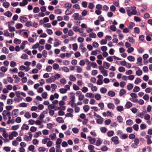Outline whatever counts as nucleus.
I'll return each instance as SVG.
<instances>
[{"label": "nucleus", "mask_w": 152, "mask_h": 152, "mask_svg": "<svg viewBox=\"0 0 152 152\" xmlns=\"http://www.w3.org/2000/svg\"><path fill=\"white\" fill-rule=\"evenodd\" d=\"M15 27L17 29H20L23 27V25L21 23H18L16 24Z\"/></svg>", "instance_id": "30"}, {"label": "nucleus", "mask_w": 152, "mask_h": 152, "mask_svg": "<svg viewBox=\"0 0 152 152\" xmlns=\"http://www.w3.org/2000/svg\"><path fill=\"white\" fill-rule=\"evenodd\" d=\"M0 69L1 72L4 73L5 72L7 71V68L5 66H2L1 67Z\"/></svg>", "instance_id": "52"}, {"label": "nucleus", "mask_w": 152, "mask_h": 152, "mask_svg": "<svg viewBox=\"0 0 152 152\" xmlns=\"http://www.w3.org/2000/svg\"><path fill=\"white\" fill-rule=\"evenodd\" d=\"M89 36L90 37L93 38H95L96 37V34L93 32L90 33L89 34Z\"/></svg>", "instance_id": "46"}, {"label": "nucleus", "mask_w": 152, "mask_h": 152, "mask_svg": "<svg viewBox=\"0 0 152 152\" xmlns=\"http://www.w3.org/2000/svg\"><path fill=\"white\" fill-rule=\"evenodd\" d=\"M142 80L140 78L137 77L136 78L134 82V83L137 85L139 83L141 82Z\"/></svg>", "instance_id": "39"}, {"label": "nucleus", "mask_w": 152, "mask_h": 152, "mask_svg": "<svg viewBox=\"0 0 152 152\" xmlns=\"http://www.w3.org/2000/svg\"><path fill=\"white\" fill-rule=\"evenodd\" d=\"M51 87L52 88V91H54L57 88V86L55 84H51Z\"/></svg>", "instance_id": "59"}, {"label": "nucleus", "mask_w": 152, "mask_h": 152, "mask_svg": "<svg viewBox=\"0 0 152 152\" xmlns=\"http://www.w3.org/2000/svg\"><path fill=\"white\" fill-rule=\"evenodd\" d=\"M20 21L21 23H23L26 22L28 20V18L23 16H20L19 17Z\"/></svg>", "instance_id": "16"}, {"label": "nucleus", "mask_w": 152, "mask_h": 152, "mask_svg": "<svg viewBox=\"0 0 152 152\" xmlns=\"http://www.w3.org/2000/svg\"><path fill=\"white\" fill-rule=\"evenodd\" d=\"M135 26L134 23L132 22H130L129 23V25L128 26V28L129 29H132L133 27Z\"/></svg>", "instance_id": "45"}, {"label": "nucleus", "mask_w": 152, "mask_h": 152, "mask_svg": "<svg viewBox=\"0 0 152 152\" xmlns=\"http://www.w3.org/2000/svg\"><path fill=\"white\" fill-rule=\"evenodd\" d=\"M126 93V91L124 89H121L119 92V94L120 96H122Z\"/></svg>", "instance_id": "27"}, {"label": "nucleus", "mask_w": 152, "mask_h": 152, "mask_svg": "<svg viewBox=\"0 0 152 152\" xmlns=\"http://www.w3.org/2000/svg\"><path fill=\"white\" fill-rule=\"evenodd\" d=\"M136 9V7L134 6L131 7H127L126 8V10L128 15L129 16H130L132 15H134L136 14L140 15V13H137V12Z\"/></svg>", "instance_id": "1"}, {"label": "nucleus", "mask_w": 152, "mask_h": 152, "mask_svg": "<svg viewBox=\"0 0 152 152\" xmlns=\"http://www.w3.org/2000/svg\"><path fill=\"white\" fill-rule=\"evenodd\" d=\"M95 99L97 100H100L101 98V96L99 94H97L94 95Z\"/></svg>", "instance_id": "63"}, {"label": "nucleus", "mask_w": 152, "mask_h": 152, "mask_svg": "<svg viewBox=\"0 0 152 152\" xmlns=\"http://www.w3.org/2000/svg\"><path fill=\"white\" fill-rule=\"evenodd\" d=\"M126 124L130 126L133 124V121L132 120L129 119L126 121Z\"/></svg>", "instance_id": "42"}, {"label": "nucleus", "mask_w": 152, "mask_h": 152, "mask_svg": "<svg viewBox=\"0 0 152 152\" xmlns=\"http://www.w3.org/2000/svg\"><path fill=\"white\" fill-rule=\"evenodd\" d=\"M39 8L38 7H35L33 10V12L34 13H37L39 12Z\"/></svg>", "instance_id": "53"}, {"label": "nucleus", "mask_w": 152, "mask_h": 152, "mask_svg": "<svg viewBox=\"0 0 152 152\" xmlns=\"http://www.w3.org/2000/svg\"><path fill=\"white\" fill-rule=\"evenodd\" d=\"M65 104V102L63 100L60 101L58 102V105L60 106L58 107L59 110H64L65 109V107L64 106Z\"/></svg>", "instance_id": "5"}, {"label": "nucleus", "mask_w": 152, "mask_h": 152, "mask_svg": "<svg viewBox=\"0 0 152 152\" xmlns=\"http://www.w3.org/2000/svg\"><path fill=\"white\" fill-rule=\"evenodd\" d=\"M130 95L132 97V98H130V101L134 103H137L138 99H137V94L135 93H132L130 94Z\"/></svg>", "instance_id": "2"}, {"label": "nucleus", "mask_w": 152, "mask_h": 152, "mask_svg": "<svg viewBox=\"0 0 152 152\" xmlns=\"http://www.w3.org/2000/svg\"><path fill=\"white\" fill-rule=\"evenodd\" d=\"M2 52L5 54H8L9 53L8 50L6 47H4L2 49Z\"/></svg>", "instance_id": "48"}, {"label": "nucleus", "mask_w": 152, "mask_h": 152, "mask_svg": "<svg viewBox=\"0 0 152 152\" xmlns=\"http://www.w3.org/2000/svg\"><path fill=\"white\" fill-rule=\"evenodd\" d=\"M88 64H90L93 68H95L97 66V64L95 62H91L90 61H89Z\"/></svg>", "instance_id": "31"}, {"label": "nucleus", "mask_w": 152, "mask_h": 152, "mask_svg": "<svg viewBox=\"0 0 152 152\" xmlns=\"http://www.w3.org/2000/svg\"><path fill=\"white\" fill-rule=\"evenodd\" d=\"M129 42L132 44L134 43L135 42L134 39L132 37H129L128 38Z\"/></svg>", "instance_id": "58"}, {"label": "nucleus", "mask_w": 152, "mask_h": 152, "mask_svg": "<svg viewBox=\"0 0 152 152\" xmlns=\"http://www.w3.org/2000/svg\"><path fill=\"white\" fill-rule=\"evenodd\" d=\"M54 79L56 80V79H58L61 77V75L58 73L55 74L54 76H53Z\"/></svg>", "instance_id": "62"}, {"label": "nucleus", "mask_w": 152, "mask_h": 152, "mask_svg": "<svg viewBox=\"0 0 152 152\" xmlns=\"http://www.w3.org/2000/svg\"><path fill=\"white\" fill-rule=\"evenodd\" d=\"M49 137L53 140H55L56 139V135L55 133H52L50 135Z\"/></svg>", "instance_id": "18"}, {"label": "nucleus", "mask_w": 152, "mask_h": 152, "mask_svg": "<svg viewBox=\"0 0 152 152\" xmlns=\"http://www.w3.org/2000/svg\"><path fill=\"white\" fill-rule=\"evenodd\" d=\"M41 134H42L41 132L40 131H39L35 132L34 134V138H37Z\"/></svg>", "instance_id": "33"}, {"label": "nucleus", "mask_w": 152, "mask_h": 152, "mask_svg": "<svg viewBox=\"0 0 152 152\" xmlns=\"http://www.w3.org/2000/svg\"><path fill=\"white\" fill-rule=\"evenodd\" d=\"M85 96L86 97L92 98L94 97V95L91 93H87L86 94Z\"/></svg>", "instance_id": "19"}, {"label": "nucleus", "mask_w": 152, "mask_h": 152, "mask_svg": "<svg viewBox=\"0 0 152 152\" xmlns=\"http://www.w3.org/2000/svg\"><path fill=\"white\" fill-rule=\"evenodd\" d=\"M9 71L11 73H17L18 72V70L17 68H15L13 69H10Z\"/></svg>", "instance_id": "23"}, {"label": "nucleus", "mask_w": 152, "mask_h": 152, "mask_svg": "<svg viewBox=\"0 0 152 152\" xmlns=\"http://www.w3.org/2000/svg\"><path fill=\"white\" fill-rule=\"evenodd\" d=\"M146 113V111H143L142 113H140L137 114V116L142 118L144 116V114Z\"/></svg>", "instance_id": "50"}, {"label": "nucleus", "mask_w": 152, "mask_h": 152, "mask_svg": "<svg viewBox=\"0 0 152 152\" xmlns=\"http://www.w3.org/2000/svg\"><path fill=\"white\" fill-rule=\"evenodd\" d=\"M55 80L53 77V76L47 79L46 80V81L47 83H51L52 82H54Z\"/></svg>", "instance_id": "14"}, {"label": "nucleus", "mask_w": 152, "mask_h": 152, "mask_svg": "<svg viewBox=\"0 0 152 152\" xmlns=\"http://www.w3.org/2000/svg\"><path fill=\"white\" fill-rule=\"evenodd\" d=\"M18 135V133L16 131H13L9 135V138L10 140H12L14 137H16Z\"/></svg>", "instance_id": "8"}, {"label": "nucleus", "mask_w": 152, "mask_h": 152, "mask_svg": "<svg viewBox=\"0 0 152 152\" xmlns=\"http://www.w3.org/2000/svg\"><path fill=\"white\" fill-rule=\"evenodd\" d=\"M59 91L61 94H64L66 93L67 91L65 88H62L59 89Z\"/></svg>", "instance_id": "41"}, {"label": "nucleus", "mask_w": 152, "mask_h": 152, "mask_svg": "<svg viewBox=\"0 0 152 152\" xmlns=\"http://www.w3.org/2000/svg\"><path fill=\"white\" fill-rule=\"evenodd\" d=\"M127 59L130 61H133L135 60L134 57L132 56H129L127 57Z\"/></svg>", "instance_id": "47"}, {"label": "nucleus", "mask_w": 152, "mask_h": 152, "mask_svg": "<svg viewBox=\"0 0 152 152\" xmlns=\"http://www.w3.org/2000/svg\"><path fill=\"white\" fill-rule=\"evenodd\" d=\"M28 134H29V136L25 135H24L23 137V139L26 142L31 140L33 137V135L31 132H28Z\"/></svg>", "instance_id": "4"}, {"label": "nucleus", "mask_w": 152, "mask_h": 152, "mask_svg": "<svg viewBox=\"0 0 152 152\" xmlns=\"http://www.w3.org/2000/svg\"><path fill=\"white\" fill-rule=\"evenodd\" d=\"M87 139L89 141L90 143L91 144H94L96 141V139L94 138H92L90 136L87 137Z\"/></svg>", "instance_id": "15"}, {"label": "nucleus", "mask_w": 152, "mask_h": 152, "mask_svg": "<svg viewBox=\"0 0 152 152\" xmlns=\"http://www.w3.org/2000/svg\"><path fill=\"white\" fill-rule=\"evenodd\" d=\"M4 32L3 35L6 37H9L12 38L15 35V33L14 32L9 33L7 30H4Z\"/></svg>", "instance_id": "6"}, {"label": "nucleus", "mask_w": 152, "mask_h": 152, "mask_svg": "<svg viewBox=\"0 0 152 152\" xmlns=\"http://www.w3.org/2000/svg\"><path fill=\"white\" fill-rule=\"evenodd\" d=\"M99 69L102 75L104 77H107L108 75L107 71L104 69L103 66H101L99 67Z\"/></svg>", "instance_id": "3"}, {"label": "nucleus", "mask_w": 152, "mask_h": 152, "mask_svg": "<svg viewBox=\"0 0 152 152\" xmlns=\"http://www.w3.org/2000/svg\"><path fill=\"white\" fill-rule=\"evenodd\" d=\"M19 127V126L18 125H14L11 127V129L12 130H16Z\"/></svg>", "instance_id": "43"}, {"label": "nucleus", "mask_w": 152, "mask_h": 152, "mask_svg": "<svg viewBox=\"0 0 152 152\" xmlns=\"http://www.w3.org/2000/svg\"><path fill=\"white\" fill-rule=\"evenodd\" d=\"M132 106V104L130 102H127L125 105V107L127 108H130Z\"/></svg>", "instance_id": "28"}, {"label": "nucleus", "mask_w": 152, "mask_h": 152, "mask_svg": "<svg viewBox=\"0 0 152 152\" xmlns=\"http://www.w3.org/2000/svg\"><path fill=\"white\" fill-rule=\"evenodd\" d=\"M18 109H15L13 110L12 112V116L14 117H17L18 113Z\"/></svg>", "instance_id": "13"}, {"label": "nucleus", "mask_w": 152, "mask_h": 152, "mask_svg": "<svg viewBox=\"0 0 152 152\" xmlns=\"http://www.w3.org/2000/svg\"><path fill=\"white\" fill-rule=\"evenodd\" d=\"M14 42L15 43L17 44H20L21 42V40L17 38H15L14 40Z\"/></svg>", "instance_id": "54"}, {"label": "nucleus", "mask_w": 152, "mask_h": 152, "mask_svg": "<svg viewBox=\"0 0 152 152\" xmlns=\"http://www.w3.org/2000/svg\"><path fill=\"white\" fill-rule=\"evenodd\" d=\"M137 64L140 66H141L142 65V59L140 57H139L137 58Z\"/></svg>", "instance_id": "17"}, {"label": "nucleus", "mask_w": 152, "mask_h": 152, "mask_svg": "<svg viewBox=\"0 0 152 152\" xmlns=\"http://www.w3.org/2000/svg\"><path fill=\"white\" fill-rule=\"evenodd\" d=\"M107 107L109 109H113L114 108L115 106L113 104L110 103L107 104Z\"/></svg>", "instance_id": "36"}, {"label": "nucleus", "mask_w": 152, "mask_h": 152, "mask_svg": "<svg viewBox=\"0 0 152 152\" xmlns=\"http://www.w3.org/2000/svg\"><path fill=\"white\" fill-rule=\"evenodd\" d=\"M100 91L102 94H105L107 91V89L105 88L102 87L100 89Z\"/></svg>", "instance_id": "49"}, {"label": "nucleus", "mask_w": 152, "mask_h": 152, "mask_svg": "<svg viewBox=\"0 0 152 152\" xmlns=\"http://www.w3.org/2000/svg\"><path fill=\"white\" fill-rule=\"evenodd\" d=\"M72 17L74 18V20H81V16L77 13H74Z\"/></svg>", "instance_id": "10"}, {"label": "nucleus", "mask_w": 152, "mask_h": 152, "mask_svg": "<svg viewBox=\"0 0 152 152\" xmlns=\"http://www.w3.org/2000/svg\"><path fill=\"white\" fill-rule=\"evenodd\" d=\"M75 67L76 68V71L77 72L80 73L82 72L83 71L82 68L78 66H76Z\"/></svg>", "instance_id": "24"}, {"label": "nucleus", "mask_w": 152, "mask_h": 152, "mask_svg": "<svg viewBox=\"0 0 152 152\" xmlns=\"http://www.w3.org/2000/svg\"><path fill=\"white\" fill-rule=\"evenodd\" d=\"M110 66V64L106 62H104L103 63V67L104 68H105L106 69H108Z\"/></svg>", "instance_id": "22"}, {"label": "nucleus", "mask_w": 152, "mask_h": 152, "mask_svg": "<svg viewBox=\"0 0 152 152\" xmlns=\"http://www.w3.org/2000/svg\"><path fill=\"white\" fill-rule=\"evenodd\" d=\"M133 87V85L131 83L129 84L127 86V88L128 91H130Z\"/></svg>", "instance_id": "38"}, {"label": "nucleus", "mask_w": 152, "mask_h": 152, "mask_svg": "<svg viewBox=\"0 0 152 152\" xmlns=\"http://www.w3.org/2000/svg\"><path fill=\"white\" fill-rule=\"evenodd\" d=\"M8 26L10 31L12 32L15 31V29L14 27L11 26L10 24H8Z\"/></svg>", "instance_id": "26"}, {"label": "nucleus", "mask_w": 152, "mask_h": 152, "mask_svg": "<svg viewBox=\"0 0 152 152\" xmlns=\"http://www.w3.org/2000/svg\"><path fill=\"white\" fill-rule=\"evenodd\" d=\"M31 0H23L22 2L19 3V5L21 7H24L28 3V1H31Z\"/></svg>", "instance_id": "12"}, {"label": "nucleus", "mask_w": 152, "mask_h": 152, "mask_svg": "<svg viewBox=\"0 0 152 152\" xmlns=\"http://www.w3.org/2000/svg\"><path fill=\"white\" fill-rule=\"evenodd\" d=\"M40 45L39 42H37L35 44L33 45L32 46V48L33 49H36L39 48Z\"/></svg>", "instance_id": "40"}, {"label": "nucleus", "mask_w": 152, "mask_h": 152, "mask_svg": "<svg viewBox=\"0 0 152 152\" xmlns=\"http://www.w3.org/2000/svg\"><path fill=\"white\" fill-rule=\"evenodd\" d=\"M116 109L118 111L121 112L123 110L124 107L122 106H119L117 107Z\"/></svg>", "instance_id": "57"}, {"label": "nucleus", "mask_w": 152, "mask_h": 152, "mask_svg": "<svg viewBox=\"0 0 152 152\" xmlns=\"http://www.w3.org/2000/svg\"><path fill=\"white\" fill-rule=\"evenodd\" d=\"M4 15L8 17H10L12 16V14L11 12L9 11H8L4 13Z\"/></svg>", "instance_id": "34"}, {"label": "nucleus", "mask_w": 152, "mask_h": 152, "mask_svg": "<svg viewBox=\"0 0 152 152\" xmlns=\"http://www.w3.org/2000/svg\"><path fill=\"white\" fill-rule=\"evenodd\" d=\"M43 138H44V139L42 140V142L44 144L47 143L48 141L50 140V138L46 136L43 137Z\"/></svg>", "instance_id": "20"}, {"label": "nucleus", "mask_w": 152, "mask_h": 152, "mask_svg": "<svg viewBox=\"0 0 152 152\" xmlns=\"http://www.w3.org/2000/svg\"><path fill=\"white\" fill-rule=\"evenodd\" d=\"M99 118L96 120V123L98 124H102L103 122V118L101 116Z\"/></svg>", "instance_id": "21"}, {"label": "nucleus", "mask_w": 152, "mask_h": 152, "mask_svg": "<svg viewBox=\"0 0 152 152\" xmlns=\"http://www.w3.org/2000/svg\"><path fill=\"white\" fill-rule=\"evenodd\" d=\"M69 79L72 81H75L76 80V78L73 75H70L69 77Z\"/></svg>", "instance_id": "35"}, {"label": "nucleus", "mask_w": 152, "mask_h": 152, "mask_svg": "<svg viewBox=\"0 0 152 152\" xmlns=\"http://www.w3.org/2000/svg\"><path fill=\"white\" fill-rule=\"evenodd\" d=\"M142 73V71L140 69H138L137 70L136 72V74L137 76H140L141 75Z\"/></svg>", "instance_id": "55"}, {"label": "nucleus", "mask_w": 152, "mask_h": 152, "mask_svg": "<svg viewBox=\"0 0 152 152\" xmlns=\"http://www.w3.org/2000/svg\"><path fill=\"white\" fill-rule=\"evenodd\" d=\"M83 109L85 112H87L90 109L88 105H85L83 107Z\"/></svg>", "instance_id": "29"}, {"label": "nucleus", "mask_w": 152, "mask_h": 152, "mask_svg": "<svg viewBox=\"0 0 152 152\" xmlns=\"http://www.w3.org/2000/svg\"><path fill=\"white\" fill-rule=\"evenodd\" d=\"M111 140L112 142H113L114 144L115 145H118L120 143L119 138L117 136L113 137Z\"/></svg>", "instance_id": "7"}, {"label": "nucleus", "mask_w": 152, "mask_h": 152, "mask_svg": "<svg viewBox=\"0 0 152 152\" xmlns=\"http://www.w3.org/2000/svg\"><path fill=\"white\" fill-rule=\"evenodd\" d=\"M10 5L9 3L7 2H4L3 4V6L6 8H8L10 6Z\"/></svg>", "instance_id": "56"}, {"label": "nucleus", "mask_w": 152, "mask_h": 152, "mask_svg": "<svg viewBox=\"0 0 152 152\" xmlns=\"http://www.w3.org/2000/svg\"><path fill=\"white\" fill-rule=\"evenodd\" d=\"M28 129V126L26 124H23L21 128V130L25 129L26 130H27Z\"/></svg>", "instance_id": "32"}, {"label": "nucleus", "mask_w": 152, "mask_h": 152, "mask_svg": "<svg viewBox=\"0 0 152 152\" xmlns=\"http://www.w3.org/2000/svg\"><path fill=\"white\" fill-rule=\"evenodd\" d=\"M108 95L110 96L113 97L115 95V93L112 91H110L108 92Z\"/></svg>", "instance_id": "44"}, {"label": "nucleus", "mask_w": 152, "mask_h": 152, "mask_svg": "<svg viewBox=\"0 0 152 152\" xmlns=\"http://www.w3.org/2000/svg\"><path fill=\"white\" fill-rule=\"evenodd\" d=\"M62 69L64 72H68L69 71V69L66 66H63L62 67Z\"/></svg>", "instance_id": "61"}, {"label": "nucleus", "mask_w": 152, "mask_h": 152, "mask_svg": "<svg viewBox=\"0 0 152 152\" xmlns=\"http://www.w3.org/2000/svg\"><path fill=\"white\" fill-rule=\"evenodd\" d=\"M59 95L57 93H55L53 95H51L50 97V99L53 101L54 99H58L59 98Z\"/></svg>", "instance_id": "11"}, {"label": "nucleus", "mask_w": 152, "mask_h": 152, "mask_svg": "<svg viewBox=\"0 0 152 152\" xmlns=\"http://www.w3.org/2000/svg\"><path fill=\"white\" fill-rule=\"evenodd\" d=\"M140 90V88L139 87L135 86L133 89V91L134 92H137Z\"/></svg>", "instance_id": "51"}, {"label": "nucleus", "mask_w": 152, "mask_h": 152, "mask_svg": "<svg viewBox=\"0 0 152 152\" xmlns=\"http://www.w3.org/2000/svg\"><path fill=\"white\" fill-rule=\"evenodd\" d=\"M16 65V62L13 61H12L10 62V66L11 67H14Z\"/></svg>", "instance_id": "64"}, {"label": "nucleus", "mask_w": 152, "mask_h": 152, "mask_svg": "<svg viewBox=\"0 0 152 152\" xmlns=\"http://www.w3.org/2000/svg\"><path fill=\"white\" fill-rule=\"evenodd\" d=\"M24 116L26 118L29 119L31 117V115L29 112H27L25 114Z\"/></svg>", "instance_id": "60"}, {"label": "nucleus", "mask_w": 152, "mask_h": 152, "mask_svg": "<svg viewBox=\"0 0 152 152\" xmlns=\"http://www.w3.org/2000/svg\"><path fill=\"white\" fill-rule=\"evenodd\" d=\"M56 121L58 122L62 123H63L64 122V120L61 117H58L56 119Z\"/></svg>", "instance_id": "25"}, {"label": "nucleus", "mask_w": 152, "mask_h": 152, "mask_svg": "<svg viewBox=\"0 0 152 152\" xmlns=\"http://www.w3.org/2000/svg\"><path fill=\"white\" fill-rule=\"evenodd\" d=\"M64 6L65 7L67 8L68 9L70 8L72 6V4L70 3H66L64 4ZM68 11V10L67 9L65 12V13L66 15H69L72 12H70L69 13H67V12Z\"/></svg>", "instance_id": "9"}, {"label": "nucleus", "mask_w": 152, "mask_h": 152, "mask_svg": "<svg viewBox=\"0 0 152 152\" xmlns=\"http://www.w3.org/2000/svg\"><path fill=\"white\" fill-rule=\"evenodd\" d=\"M70 95H71L70 99L71 100H72L75 102V94L74 93L71 92L70 93Z\"/></svg>", "instance_id": "37"}]
</instances>
